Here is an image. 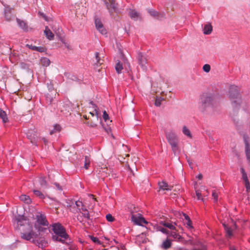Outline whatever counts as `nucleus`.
I'll return each instance as SVG.
<instances>
[{
    "label": "nucleus",
    "mask_w": 250,
    "mask_h": 250,
    "mask_svg": "<svg viewBox=\"0 0 250 250\" xmlns=\"http://www.w3.org/2000/svg\"><path fill=\"white\" fill-rule=\"evenodd\" d=\"M21 237L26 240L30 241L32 238V234L31 231L28 233L23 232L21 233Z\"/></svg>",
    "instance_id": "nucleus-32"
},
{
    "label": "nucleus",
    "mask_w": 250,
    "mask_h": 250,
    "mask_svg": "<svg viewBox=\"0 0 250 250\" xmlns=\"http://www.w3.org/2000/svg\"><path fill=\"white\" fill-rule=\"evenodd\" d=\"M106 7V8L108 9V12L111 16L113 15V11H112V9H111L109 7V3L107 1V0H102Z\"/></svg>",
    "instance_id": "nucleus-46"
},
{
    "label": "nucleus",
    "mask_w": 250,
    "mask_h": 250,
    "mask_svg": "<svg viewBox=\"0 0 250 250\" xmlns=\"http://www.w3.org/2000/svg\"><path fill=\"white\" fill-rule=\"evenodd\" d=\"M20 199L21 201H23L24 203L30 204L32 201L29 196L22 194L20 196Z\"/></svg>",
    "instance_id": "nucleus-29"
},
{
    "label": "nucleus",
    "mask_w": 250,
    "mask_h": 250,
    "mask_svg": "<svg viewBox=\"0 0 250 250\" xmlns=\"http://www.w3.org/2000/svg\"><path fill=\"white\" fill-rule=\"evenodd\" d=\"M26 137L32 144L36 146H38V136L36 130L32 129H28L26 133Z\"/></svg>",
    "instance_id": "nucleus-7"
},
{
    "label": "nucleus",
    "mask_w": 250,
    "mask_h": 250,
    "mask_svg": "<svg viewBox=\"0 0 250 250\" xmlns=\"http://www.w3.org/2000/svg\"><path fill=\"white\" fill-rule=\"evenodd\" d=\"M224 229L226 233V236L228 238H230L233 236L232 229L225 223L222 224Z\"/></svg>",
    "instance_id": "nucleus-18"
},
{
    "label": "nucleus",
    "mask_w": 250,
    "mask_h": 250,
    "mask_svg": "<svg viewBox=\"0 0 250 250\" xmlns=\"http://www.w3.org/2000/svg\"><path fill=\"white\" fill-rule=\"evenodd\" d=\"M36 218L37 225L46 227L48 226L49 223L44 214L41 213L40 215H36Z\"/></svg>",
    "instance_id": "nucleus-11"
},
{
    "label": "nucleus",
    "mask_w": 250,
    "mask_h": 250,
    "mask_svg": "<svg viewBox=\"0 0 250 250\" xmlns=\"http://www.w3.org/2000/svg\"><path fill=\"white\" fill-rule=\"evenodd\" d=\"M95 58L96 60V65H101L103 63L104 61L101 59L99 56V53L97 52L95 53Z\"/></svg>",
    "instance_id": "nucleus-40"
},
{
    "label": "nucleus",
    "mask_w": 250,
    "mask_h": 250,
    "mask_svg": "<svg viewBox=\"0 0 250 250\" xmlns=\"http://www.w3.org/2000/svg\"><path fill=\"white\" fill-rule=\"evenodd\" d=\"M81 213H82V216L83 217L86 218L88 220H91L90 216V214H89V213H83V212H81Z\"/></svg>",
    "instance_id": "nucleus-59"
},
{
    "label": "nucleus",
    "mask_w": 250,
    "mask_h": 250,
    "mask_svg": "<svg viewBox=\"0 0 250 250\" xmlns=\"http://www.w3.org/2000/svg\"><path fill=\"white\" fill-rule=\"evenodd\" d=\"M243 181L246 188V191L249 192L250 191V184L248 178L243 180Z\"/></svg>",
    "instance_id": "nucleus-48"
},
{
    "label": "nucleus",
    "mask_w": 250,
    "mask_h": 250,
    "mask_svg": "<svg viewBox=\"0 0 250 250\" xmlns=\"http://www.w3.org/2000/svg\"><path fill=\"white\" fill-rule=\"evenodd\" d=\"M212 31V26L210 23L204 25L203 32L204 34L209 35Z\"/></svg>",
    "instance_id": "nucleus-24"
},
{
    "label": "nucleus",
    "mask_w": 250,
    "mask_h": 250,
    "mask_svg": "<svg viewBox=\"0 0 250 250\" xmlns=\"http://www.w3.org/2000/svg\"><path fill=\"white\" fill-rule=\"evenodd\" d=\"M105 217H106L107 221H108L109 222H112L115 220V218H114V217L112 216V215L110 213L106 214Z\"/></svg>",
    "instance_id": "nucleus-52"
},
{
    "label": "nucleus",
    "mask_w": 250,
    "mask_h": 250,
    "mask_svg": "<svg viewBox=\"0 0 250 250\" xmlns=\"http://www.w3.org/2000/svg\"><path fill=\"white\" fill-rule=\"evenodd\" d=\"M106 7V8L108 9V12L111 16L113 15V11H112V9H111L109 7V3L107 1V0H102Z\"/></svg>",
    "instance_id": "nucleus-47"
},
{
    "label": "nucleus",
    "mask_w": 250,
    "mask_h": 250,
    "mask_svg": "<svg viewBox=\"0 0 250 250\" xmlns=\"http://www.w3.org/2000/svg\"><path fill=\"white\" fill-rule=\"evenodd\" d=\"M212 196L213 197V199L215 202L218 201V194L214 190L212 193Z\"/></svg>",
    "instance_id": "nucleus-56"
},
{
    "label": "nucleus",
    "mask_w": 250,
    "mask_h": 250,
    "mask_svg": "<svg viewBox=\"0 0 250 250\" xmlns=\"http://www.w3.org/2000/svg\"><path fill=\"white\" fill-rule=\"evenodd\" d=\"M196 196H197V199H198V200H200V199H201V200H203V198H201L202 194H201V193H200V192H199L198 191H196Z\"/></svg>",
    "instance_id": "nucleus-64"
},
{
    "label": "nucleus",
    "mask_w": 250,
    "mask_h": 250,
    "mask_svg": "<svg viewBox=\"0 0 250 250\" xmlns=\"http://www.w3.org/2000/svg\"><path fill=\"white\" fill-rule=\"evenodd\" d=\"M160 224L162 225L165 227L170 229L171 230H176L175 227L170 223L166 221H161L160 222Z\"/></svg>",
    "instance_id": "nucleus-31"
},
{
    "label": "nucleus",
    "mask_w": 250,
    "mask_h": 250,
    "mask_svg": "<svg viewBox=\"0 0 250 250\" xmlns=\"http://www.w3.org/2000/svg\"><path fill=\"white\" fill-rule=\"evenodd\" d=\"M39 182L41 186L43 188H47L48 184L46 180V177L44 176H41L39 178Z\"/></svg>",
    "instance_id": "nucleus-27"
},
{
    "label": "nucleus",
    "mask_w": 250,
    "mask_h": 250,
    "mask_svg": "<svg viewBox=\"0 0 250 250\" xmlns=\"http://www.w3.org/2000/svg\"><path fill=\"white\" fill-rule=\"evenodd\" d=\"M158 185L160 189L163 190H171L173 187V186L168 185V184L165 181L159 182Z\"/></svg>",
    "instance_id": "nucleus-17"
},
{
    "label": "nucleus",
    "mask_w": 250,
    "mask_h": 250,
    "mask_svg": "<svg viewBox=\"0 0 250 250\" xmlns=\"http://www.w3.org/2000/svg\"><path fill=\"white\" fill-rule=\"evenodd\" d=\"M0 118L2 119V122L4 124L9 122L6 113L1 108H0Z\"/></svg>",
    "instance_id": "nucleus-25"
},
{
    "label": "nucleus",
    "mask_w": 250,
    "mask_h": 250,
    "mask_svg": "<svg viewBox=\"0 0 250 250\" xmlns=\"http://www.w3.org/2000/svg\"><path fill=\"white\" fill-rule=\"evenodd\" d=\"M16 220L19 225H23L24 223L28 224V219L27 217L24 215H18L16 216Z\"/></svg>",
    "instance_id": "nucleus-14"
},
{
    "label": "nucleus",
    "mask_w": 250,
    "mask_h": 250,
    "mask_svg": "<svg viewBox=\"0 0 250 250\" xmlns=\"http://www.w3.org/2000/svg\"><path fill=\"white\" fill-rule=\"evenodd\" d=\"M103 118L104 120V122H106V123H108V122H109L110 123L112 122V121H109V115L105 110H104L103 111Z\"/></svg>",
    "instance_id": "nucleus-43"
},
{
    "label": "nucleus",
    "mask_w": 250,
    "mask_h": 250,
    "mask_svg": "<svg viewBox=\"0 0 250 250\" xmlns=\"http://www.w3.org/2000/svg\"><path fill=\"white\" fill-rule=\"evenodd\" d=\"M216 95L213 92H206L200 96L199 108L202 112H204L208 108H213L217 105Z\"/></svg>",
    "instance_id": "nucleus-1"
},
{
    "label": "nucleus",
    "mask_w": 250,
    "mask_h": 250,
    "mask_svg": "<svg viewBox=\"0 0 250 250\" xmlns=\"http://www.w3.org/2000/svg\"><path fill=\"white\" fill-rule=\"evenodd\" d=\"M62 129V127L61 126V125L59 124H55L54 125V128L53 129L50 131V134L51 135H52L53 134L56 133V132H60L61 131Z\"/></svg>",
    "instance_id": "nucleus-36"
},
{
    "label": "nucleus",
    "mask_w": 250,
    "mask_h": 250,
    "mask_svg": "<svg viewBox=\"0 0 250 250\" xmlns=\"http://www.w3.org/2000/svg\"><path fill=\"white\" fill-rule=\"evenodd\" d=\"M229 98L231 101L233 111L237 112L242 103L241 96L237 86L230 85L229 91Z\"/></svg>",
    "instance_id": "nucleus-2"
},
{
    "label": "nucleus",
    "mask_w": 250,
    "mask_h": 250,
    "mask_svg": "<svg viewBox=\"0 0 250 250\" xmlns=\"http://www.w3.org/2000/svg\"><path fill=\"white\" fill-rule=\"evenodd\" d=\"M164 100V99L162 98L161 97H157L155 102V105L156 106H160L161 105V102L162 101Z\"/></svg>",
    "instance_id": "nucleus-50"
},
{
    "label": "nucleus",
    "mask_w": 250,
    "mask_h": 250,
    "mask_svg": "<svg viewBox=\"0 0 250 250\" xmlns=\"http://www.w3.org/2000/svg\"><path fill=\"white\" fill-rule=\"evenodd\" d=\"M128 15L131 19L137 21L140 17V14L134 9H129Z\"/></svg>",
    "instance_id": "nucleus-22"
},
{
    "label": "nucleus",
    "mask_w": 250,
    "mask_h": 250,
    "mask_svg": "<svg viewBox=\"0 0 250 250\" xmlns=\"http://www.w3.org/2000/svg\"><path fill=\"white\" fill-rule=\"evenodd\" d=\"M34 227L37 230H38L39 233L40 232H43L46 229V228H43L40 225H37V223L35 224Z\"/></svg>",
    "instance_id": "nucleus-45"
},
{
    "label": "nucleus",
    "mask_w": 250,
    "mask_h": 250,
    "mask_svg": "<svg viewBox=\"0 0 250 250\" xmlns=\"http://www.w3.org/2000/svg\"><path fill=\"white\" fill-rule=\"evenodd\" d=\"M66 203H67V207L70 208L72 206V204L73 203V200H66Z\"/></svg>",
    "instance_id": "nucleus-60"
},
{
    "label": "nucleus",
    "mask_w": 250,
    "mask_h": 250,
    "mask_svg": "<svg viewBox=\"0 0 250 250\" xmlns=\"http://www.w3.org/2000/svg\"><path fill=\"white\" fill-rule=\"evenodd\" d=\"M63 108L61 109V112L63 114L67 115L68 113L70 112V110L71 109L70 107V103H66L63 105Z\"/></svg>",
    "instance_id": "nucleus-30"
},
{
    "label": "nucleus",
    "mask_w": 250,
    "mask_h": 250,
    "mask_svg": "<svg viewBox=\"0 0 250 250\" xmlns=\"http://www.w3.org/2000/svg\"><path fill=\"white\" fill-rule=\"evenodd\" d=\"M93 106L95 108L94 111L95 112V115L96 116V120L97 121H98L99 118H100V120L101 121V122L102 123V118L101 117V114L100 112H99V108L97 107V106L94 103L93 101H90L89 103Z\"/></svg>",
    "instance_id": "nucleus-26"
},
{
    "label": "nucleus",
    "mask_w": 250,
    "mask_h": 250,
    "mask_svg": "<svg viewBox=\"0 0 250 250\" xmlns=\"http://www.w3.org/2000/svg\"><path fill=\"white\" fill-rule=\"evenodd\" d=\"M166 135L168 143L171 146L172 151L175 153L179 149L178 146L179 140L177 136L173 131L166 132Z\"/></svg>",
    "instance_id": "nucleus-4"
},
{
    "label": "nucleus",
    "mask_w": 250,
    "mask_h": 250,
    "mask_svg": "<svg viewBox=\"0 0 250 250\" xmlns=\"http://www.w3.org/2000/svg\"><path fill=\"white\" fill-rule=\"evenodd\" d=\"M123 69L122 63L119 61L115 66V69L117 73L120 74L122 72V70Z\"/></svg>",
    "instance_id": "nucleus-38"
},
{
    "label": "nucleus",
    "mask_w": 250,
    "mask_h": 250,
    "mask_svg": "<svg viewBox=\"0 0 250 250\" xmlns=\"http://www.w3.org/2000/svg\"><path fill=\"white\" fill-rule=\"evenodd\" d=\"M159 230L165 234L167 233V232H169V230H167V229H166L165 228H163L162 227H160L159 228Z\"/></svg>",
    "instance_id": "nucleus-58"
},
{
    "label": "nucleus",
    "mask_w": 250,
    "mask_h": 250,
    "mask_svg": "<svg viewBox=\"0 0 250 250\" xmlns=\"http://www.w3.org/2000/svg\"><path fill=\"white\" fill-rule=\"evenodd\" d=\"M31 233L32 234V238L37 239L36 240H33V243L38 245L39 248H43L47 246V242L43 238H39L40 233H37L31 230Z\"/></svg>",
    "instance_id": "nucleus-6"
},
{
    "label": "nucleus",
    "mask_w": 250,
    "mask_h": 250,
    "mask_svg": "<svg viewBox=\"0 0 250 250\" xmlns=\"http://www.w3.org/2000/svg\"><path fill=\"white\" fill-rule=\"evenodd\" d=\"M41 62L43 66L47 67L49 65L50 63V61L47 58L43 57L41 59Z\"/></svg>",
    "instance_id": "nucleus-34"
},
{
    "label": "nucleus",
    "mask_w": 250,
    "mask_h": 250,
    "mask_svg": "<svg viewBox=\"0 0 250 250\" xmlns=\"http://www.w3.org/2000/svg\"><path fill=\"white\" fill-rule=\"evenodd\" d=\"M138 216L132 215L131 216V221L135 224L143 226V224H147V221L140 214H138Z\"/></svg>",
    "instance_id": "nucleus-9"
},
{
    "label": "nucleus",
    "mask_w": 250,
    "mask_h": 250,
    "mask_svg": "<svg viewBox=\"0 0 250 250\" xmlns=\"http://www.w3.org/2000/svg\"><path fill=\"white\" fill-rule=\"evenodd\" d=\"M20 66L21 69L25 70L28 72H31L29 64L24 62H21L20 63Z\"/></svg>",
    "instance_id": "nucleus-35"
},
{
    "label": "nucleus",
    "mask_w": 250,
    "mask_h": 250,
    "mask_svg": "<svg viewBox=\"0 0 250 250\" xmlns=\"http://www.w3.org/2000/svg\"><path fill=\"white\" fill-rule=\"evenodd\" d=\"M53 96L52 93H47L46 95V107L51 112H54L58 107V100Z\"/></svg>",
    "instance_id": "nucleus-5"
},
{
    "label": "nucleus",
    "mask_w": 250,
    "mask_h": 250,
    "mask_svg": "<svg viewBox=\"0 0 250 250\" xmlns=\"http://www.w3.org/2000/svg\"><path fill=\"white\" fill-rule=\"evenodd\" d=\"M203 69L206 72H209L210 70V66L208 64H206L203 66Z\"/></svg>",
    "instance_id": "nucleus-54"
},
{
    "label": "nucleus",
    "mask_w": 250,
    "mask_h": 250,
    "mask_svg": "<svg viewBox=\"0 0 250 250\" xmlns=\"http://www.w3.org/2000/svg\"><path fill=\"white\" fill-rule=\"evenodd\" d=\"M59 236L58 235H53L52 236V239L54 241L60 242L61 243H62L63 244H65L68 246L70 245L71 243H72L71 239L70 238H68L67 240L64 239H62V238H59Z\"/></svg>",
    "instance_id": "nucleus-15"
},
{
    "label": "nucleus",
    "mask_w": 250,
    "mask_h": 250,
    "mask_svg": "<svg viewBox=\"0 0 250 250\" xmlns=\"http://www.w3.org/2000/svg\"><path fill=\"white\" fill-rule=\"evenodd\" d=\"M187 236L190 238L188 240H185L184 237H183V240L182 241H180V242L182 243L183 244L185 245H194L195 244L193 242V240L192 239H190V236L187 235Z\"/></svg>",
    "instance_id": "nucleus-33"
},
{
    "label": "nucleus",
    "mask_w": 250,
    "mask_h": 250,
    "mask_svg": "<svg viewBox=\"0 0 250 250\" xmlns=\"http://www.w3.org/2000/svg\"><path fill=\"white\" fill-rule=\"evenodd\" d=\"M170 236L172 237L174 239H177V241L178 242L183 240V237L176 232L172 231V232H170Z\"/></svg>",
    "instance_id": "nucleus-37"
},
{
    "label": "nucleus",
    "mask_w": 250,
    "mask_h": 250,
    "mask_svg": "<svg viewBox=\"0 0 250 250\" xmlns=\"http://www.w3.org/2000/svg\"><path fill=\"white\" fill-rule=\"evenodd\" d=\"M33 193L36 196L38 197L40 199H42L45 198L44 194L40 190L34 189Z\"/></svg>",
    "instance_id": "nucleus-39"
},
{
    "label": "nucleus",
    "mask_w": 250,
    "mask_h": 250,
    "mask_svg": "<svg viewBox=\"0 0 250 250\" xmlns=\"http://www.w3.org/2000/svg\"><path fill=\"white\" fill-rule=\"evenodd\" d=\"M147 12L151 16L158 20L161 21L166 19V15L164 11L159 12L153 9H148Z\"/></svg>",
    "instance_id": "nucleus-8"
},
{
    "label": "nucleus",
    "mask_w": 250,
    "mask_h": 250,
    "mask_svg": "<svg viewBox=\"0 0 250 250\" xmlns=\"http://www.w3.org/2000/svg\"><path fill=\"white\" fill-rule=\"evenodd\" d=\"M182 131H183V133L185 135L188 136L189 138H191L192 135L190 133V131L186 126H183Z\"/></svg>",
    "instance_id": "nucleus-41"
},
{
    "label": "nucleus",
    "mask_w": 250,
    "mask_h": 250,
    "mask_svg": "<svg viewBox=\"0 0 250 250\" xmlns=\"http://www.w3.org/2000/svg\"><path fill=\"white\" fill-rule=\"evenodd\" d=\"M109 4V7L114 12L116 13H119V10L117 7L118 3H116L115 0H108Z\"/></svg>",
    "instance_id": "nucleus-19"
},
{
    "label": "nucleus",
    "mask_w": 250,
    "mask_h": 250,
    "mask_svg": "<svg viewBox=\"0 0 250 250\" xmlns=\"http://www.w3.org/2000/svg\"><path fill=\"white\" fill-rule=\"evenodd\" d=\"M101 124H102V126L104 128V131L107 133V134H109L111 132V127L109 126V125L108 124V123H106V125H107V126H105L103 124L102 122L101 123L100 122Z\"/></svg>",
    "instance_id": "nucleus-44"
},
{
    "label": "nucleus",
    "mask_w": 250,
    "mask_h": 250,
    "mask_svg": "<svg viewBox=\"0 0 250 250\" xmlns=\"http://www.w3.org/2000/svg\"><path fill=\"white\" fill-rule=\"evenodd\" d=\"M137 59L139 64L142 67H145V64L146 63V60L143 54L141 52L138 53Z\"/></svg>",
    "instance_id": "nucleus-16"
},
{
    "label": "nucleus",
    "mask_w": 250,
    "mask_h": 250,
    "mask_svg": "<svg viewBox=\"0 0 250 250\" xmlns=\"http://www.w3.org/2000/svg\"><path fill=\"white\" fill-rule=\"evenodd\" d=\"M47 88L50 92H52L54 90L53 84L50 82L49 83H47Z\"/></svg>",
    "instance_id": "nucleus-57"
},
{
    "label": "nucleus",
    "mask_w": 250,
    "mask_h": 250,
    "mask_svg": "<svg viewBox=\"0 0 250 250\" xmlns=\"http://www.w3.org/2000/svg\"><path fill=\"white\" fill-rule=\"evenodd\" d=\"M44 34L46 37L49 40H53L54 39V35L52 31L49 29L48 26L45 27L44 31Z\"/></svg>",
    "instance_id": "nucleus-23"
},
{
    "label": "nucleus",
    "mask_w": 250,
    "mask_h": 250,
    "mask_svg": "<svg viewBox=\"0 0 250 250\" xmlns=\"http://www.w3.org/2000/svg\"><path fill=\"white\" fill-rule=\"evenodd\" d=\"M17 21L19 26L22 28L23 31H28V25L26 22L24 21L21 20L18 18L16 19Z\"/></svg>",
    "instance_id": "nucleus-21"
},
{
    "label": "nucleus",
    "mask_w": 250,
    "mask_h": 250,
    "mask_svg": "<svg viewBox=\"0 0 250 250\" xmlns=\"http://www.w3.org/2000/svg\"><path fill=\"white\" fill-rule=\"evenodd\" d=\"M54 185L56 186V188L60 190V191H62V187L60 185V184L58 183H55L54 184Z\"/></svg>",
    "instance_id": "nucleus-63"
},
{
    "label": "nucleus",
    "mask_w": 250,
    "mask_h": 250,
    "mask_svg": "<svg viewBox=\"0 0 250 250\" xmlns=\"http://www.w3.org/2000/svg\"><path fill=\"white\" fill-rule=\"evenodd\" d=\"M95 24L96 29L102 35H106L107 34V31L104 27L100 19L95 17Z\"/></svg>",
    "instance_id": "nucleus-10"
},
{
    "label": "nucleus",
    "mask_w": 250,
    "mask_h": 250,
    "mask_svg": "<svg viewBox=\"0 0 250 250\" xmlns=\"http://www.w3.org/2000/svg\"><path fill=\"white\" fill-rule=\"evenodd\" d=\"M52 230L54 233L60 237L67 240L69 238L66 232L65 228L60 223H54L52 225Z\"/></svg>",
    "instance_id": "nucleus-3"
},
{
    "label": "nucleus",
    "mask_w": 250,
    "mask_h": 250,
    "mask_svg": "<svg viewBox=\"0 0 250 250\" xmlns=\"http://www.w3.org/2000/svg\"><path fill=\"white\" fill-rule=\"evenodd\" d=\"M26 46L29 49L32 50H36V48H37V46H35V45H33L32 44H27L26 45Z\"/></svg>",
    "instance_id": "nucleus-61"
},
{
    "label": "nucleus",
    "mask_w": 250,
    "mask_h": 250,
    "mask_svg": "<svg viewBox=\"0 0 250 250\" xmlns=\"http://www.w3.org/2000/svg\"><path fill=\"white\" fill-rule=\"evenodd\" d=\"M12 8L10 6H6L4 8V16L5 20L10 21L14 18V15L12 13Z\"/></svg>",
    "instance_id": "nucleus-13"
},
{
    "label": "nucleus",
    "mask_w": 250,
    "mask_h": 250,
    "mask_svg": "<svg viewBox=\"0 0 250 250\" xmlns=\"http://www.w3.org/2000/svg\"><path fill=\"white\" fill-rule=\"evenodd\" d=\"M244 142L245 146V153L247 160L250 163V144L249 143V137L244 135L243 136Z\"/></svg>",
    "instance_id": "nucleus-12"
},
{
    "label": "nucleus",
    "mask_w": 250,
    "mask_h": 250,
    "mask_svg": "<svg viewBox=\"0 0 250 250\" xmlns=\"http://www.w3.org/2000/svg\"><path fill=\"white\" fill-rule=\"evenodd\" d=\"M90 158L87 156H85L84 157V168L85 169H87L90 165Z\"/></svg>",
    "instance_id": "nucleus-42"
},
{
    "label": "nucleus",
    "mask_w": 250,
    "mask_h": 250,
    "mask_svg": "<svg viewBox=\"0 0 250 250\" xmlns=\"http://www.w3.org/2000/svg\"><path fill=\"white\" fill-rule=\"evenodd\" d=\"M243 181L246 188V191L249 192L250 191V184L248 178L243 180Z\"/></svg>",
    "instance_id": "nucleus-49"
},
{
    "label": "nucleus",
    "mask_w": 250,
    "mask_h": 250,
    "mask_svg": "<svg viewBox=\"0 0 250 250\" xmlns=\"http://www.w3.org/2000/svg\"><path fill=\"white\" fill-rule=\"evenodd\" d=\"M89 237L94 243L99 245H101L102 244V243L99 240L98 238L94 237L92 235H89Z\"/></svg>",
    "instance_id": "nucleus-51"
},
{
    "label": "nucleus",
    "mask_w": 250,
    "mask_h": 250,
    "mask_svg": "<svg viewBox=\"0 0 250 250\" xmlns=\"http://www.w3.org/2000/svg\"><path fill=\"white\" fill-rule=\"evenodd\" d=\"M36 51L39 52H45L47 51V48L42 46H37Z\"/></svg>",
    "instance_id": "nucleus-53"
},
{
    "label": "nucleus",
    "mask_w": 250,
    "mask_h": 250,
    "mask_svg": "<svg viewBox=\"0 0 250 250\" xmlns=\"http://www.w3.org/2000/svg\"><path fill=\"white\" fill-rule=\"evenodd\" d=\"M182 215L184 217L185 219L186 220L185 224L187 225V227L188 229H193V227L192 226V221L191 220L190 217L185 213L182 212Z\"/></svg>",
    "instance_id": "nucleus-20"
},
{
    "label": "nucleus",
    "mask_w": 250,
    "mask_h": 250,
    "mask_svg": "<svg viewBox=\"0 0 250 250\" xmlns=\"http://www.w3.org/2000/svg\"><path fill=\"white\" fill-rule=\"evenodd\" d=\"M86 124L91 127H95L97 126V124L92 121H88Z\"/></svg>",
    "instance_id": "nucleus-55"
},
{
    "label": "nucleus",
    "mask_w": 250,
    "mask_h": 250,
    "mask_svg": "<svg viewBox=\"0 0 250 250\" xmlns=\"http://www.w3.org/2000/svg\"><path fill=\"white\" fill-rule=\"evenodd\" d=\"M171 241L169 239H167L163 242L161 247L165 250H167L171 247Z\"/></svg>",
    "instance_id": "nucleus-28"
},
{
    "label": "nucleus",
    "mask_w": 250,
    "mask_h": 250,
    "mask_svg": "<svg viewBox=\"0 0 250 250\" xmlns=\"http://www.w3.org/2000/svg\"><path fill=\"white\" fill-rule=\"evenodd\" d=\"M39 14L46 21H48V17L43 13L39 12Z\"/></svg>",
    "instance_id": "nucleus-62"
}]
</instances>
